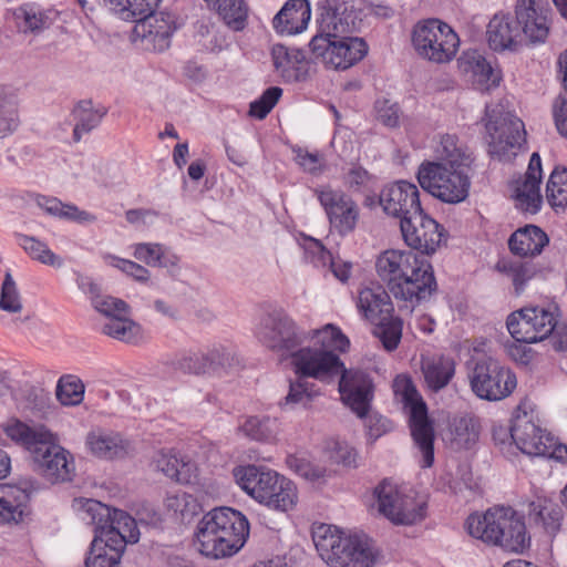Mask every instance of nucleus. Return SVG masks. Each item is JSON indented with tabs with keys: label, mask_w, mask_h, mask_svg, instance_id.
<instances>
[{
	"label": "nucleus",
	"mask_w": 567,
	"mask_h": 567,
	"mask_svg": "<svg viewBox=\"0 0 567 567\" xmlns=\"http://www.w3.org/2000/svg\"><path fill=\"white\" fill-rule=\"evenodd\" d=\"M281 94L280 87H268L258 100L250 103L249 115L259 120L265 118L277 104Z\"/></svg>",
	"instance_id": "nucleus-57"
},
{
	"label": "nucleus",
	"mask_w": 567,
	"mask_h": 567,
	"mask_svg": "<svg viewBox=\"0 0 567 567\" xmlns=\"http://www.w3.org/2000/svg\"><path fill=\"white\" fill-rule=\"evenodd\" d=\"M310 17L311 10L307 0H288L275 16L272 25L278 33L292 35L307 28Z\"/></svg>",
	"instance_id": "nucleus-28"
},
{
	"label": "nucleus",
	"mask_w": 567,
	"mask_h": 567,
	"mask_svg": "<svg viewBox=\"0 0 567 567\" xmlns=\"http://www.w3.org/2000/svg\"><path fill=\"white\" fill-rule=\"evenodd\" d=\"M357 307L371 322L389 316L393 310L389 293L379 285L362 288L359 291Z\"/></svg>",
	"instance_id": "nucleus-33"
},
{
	"label": "nucleus",
	"mask_w": 567,
	"mask_h": 567,
	"mask_svg": "<svg viewBox=\"0 0 567 567\" xmlns=\"http://www.w3.org/2000/svg\"><path fill=\"white\" fill-rule=\"evenodd\" d=\"M308 333V339H311L312 346L318 347V349H327L336 353V351L346 352L350 347L349 339L332 323Z\"/></svg>",
	"instance_id": "nucleus-45"
},
{
	"label": "nucleus",
	"mask_w": 567,
	"mask_h": 567,
	"mask_svg": "<svg viewBox=\"0 0 567 567\" xmlns=\"http://www.w3.org/2000/svg\"><path fill=\"white\" fill-rule=\"evenodd\" d=\"M134 257L151 267L176 266L175 257L167 258L163 246L159 244H137L134 249Z\"/></svg>",
	"instance_id": "nucleus-51"
},
{
	"label": "nucleus",
	"mask_w": 567,
	"mask_h": 567,
	"mask_svg": "<svg viewBox=\"0 0 567 567\" xmlns=\"http://www.w3.org/2000/svg\"><path fill=\"white\" fill-rule=\"evenodd\" d=\"M379 203L386 215L400 219V223L422 208L417 187L405 181L384 186Z\"/></svg>",
	"instance_id": "nucleus-21"
},
{
	"label": "nucleus",
	"mask_w": 567,
	"mask_h": 567,
	"mask_svg": "<svg viewBox=\"0 0 567 567\" xmlns=\"http://www.w3.org/2000/svg\"><path fill=\"white\" fill-rule=\"evenodd\" d=\"M90 453L99 458H121L128 453V442L121 434L103 429H93L85 439Z\"/></svg>",
	"instance_id": "nucleus-29"
},
{
	"label": "nucleus",
	"mask_w": 567,
	"mask_h": 567,
	"mask_svg": "<svg viewBox=\"0 0 567 567\" xmlns=\"http://www.w3.org/2000/svg\"><path fill=\"white\" fill-rule=\"evenodd\" d=\"M446 439L454 450H470L480 439L478 420L472 415L453 417L449 423Z\"/></svg>",
	"instance_id": "nucleus-35"
},
{
	"label": "nucleus",
	"mask_w": 567,
	"mask_h": 567,
	"mask_svg": "<svg viewBox=\"0 0 567 567\" xmlns=\"http://www.w3.org/2000/svg\"><path fill=\"white\" fill-rule=\"evenodd\" d=\"M394 391L400 395L409 415L411 435L422 453L423 467H431L434 462V426L429 417L426 403L408 378H396Z\"/></svg>",
	"instance_id": "nucleus-10"
},
{
	"label": "nucleus",
	"mask_w": 567,
	"mask_h": 567,
	"mask_svg": "<svg viewBox=\"0 0 567 567\" xmlns=\"http://www.w3.org/2000/svg\"><path fill=\"white\" fill-rule=\"evenodd\" d=\"M374 334L380 339L383 347L388 351L396 349L402 337V320L398 317H392L390 313L374 321Z\"/></svg>",
	"instance_id": "nucleus-48"
},
{
	"label": "nucleus",
	"mask_w": 567,
	"mask_h": 567,
	"mask_svg": "<svg viewBox=\"0 0 567 567\" xmlns=\"http://www.w3.org/2000/svg\"><path fill=\"white\" fill-rule=\"evenodd\" d=\"M295 373L301 378H312L329 382L339 377L342 361L337 353L327 349H318L312 344L299 347L290 354Z\"/></svg>",
	"instance_id": "nucleus-16"
},
{
	"label": "nucleus",
	"mask_w": 567,
	"mask_h": 567,
	"mask_svg": "<svg viewBox=\"0 0 567 567\" xmlns=\"http://www.w3.org/2000/svg\"><path fill=\"white\" fill-rule=\"evenodd\" d=\"M22 299L14 279L7 272L1 286L0 309L10 313L21 312Z\"/></svg>",
	"instance_id": "nucleus-54"
},
{
	"label": "nucleus",
	"mask_w": 567,
	"mask_h": 567,
	"mask_svg": "<svg viewBox=\"0 0 567 567\" xmlns=\"http://www.w3.org/2000/svg\"><path fill=\"white\" fill-rule=\"evenodd\" d=\"M102 332L113 339L132 342L140 336L141 328L127 315H121L107 319L102 327Z\"/></svg>",
	"instance_id": "nucleus-47"
},
{
	"label": "nucleus",
	"mask_w": 567,
	"mask_h": 567,
	"mask_svg": "<svg viewBox=\"0 0 567 567\" xmlns=\"http://www.w3.org/2000/svg\"><path fill=\"white\" fill-rule=\"evenodd\" d=\"M439 161L423 163L417 172L421 187L449 204H457L468 196L470 179L465 171L468 156L455 144L453 136L442 138Z\"/></svg>",
	"instance_id": "nucleus-4"
},
{
	"label": "nucleus",
	"mask_w": 567,
	"mask_h": 567,
	"mask_svg": "<svg viewBox=\"0 0 567 567\" xmlns=\"http://www.w3.org/2000/svg\"><path fill=\"white\" fill-rule=\"evenodd\" d=\"M487 38L494 51L516 50L523 42L517 17L495 14L487 25Z\"/></svg>",
	"instance_id": "nucleus-26"
},
{
	"label": "nucleus",
	"mask_w": 567,
	"mask_h": 567,
	"mask_svg": "<svg viewBox=\"0 0 567 567\" xmlns=\"http://www.w3.org/2000/svg\"><path fill=\"white\" fill-rule=\"evenodd\" d=\"M485 130L488 136V153L499 161H511L526 143V132L520 118L502 104L487 105Z\"/></svg>",
	"instance_id": "nucleus-9"
},
{
	"label": "nucleus",
	"mask_w": 567,
	"mask_h": 567,
	"mask_svg": "<svg viewBox=\"0 0 567 567\" xmlns=\"http://www.w3.org/2000/svg\"><path fill=\"white\" fill-rule=\"evenodd\" d=\"M22 247L33 259L41 264L53 267H61L63 265L62 259L55 255L47 244L33 237H23Z\"/></svg>",
	"instance_id": "nucleus-52"
},
{
	"label": "nucleus",
	"mask_w": 567,
	"mask_h": 567,
	"mask_svg": "<svg viewBox=\"0 0 567 567\" xmlns=\"http://www.w3.org/2000/svg\"><path fill=\"white\" fill-rule=\"evenodd\" d=\"M167 507L178 513L182 518L190 517L199 511V504L189 494L182 492L167 497Z\"/></svg>",
	"instance_id": "nucleus-59"
},
{
	"label": "nucleus",
	"mask_w": 567,
	"mask_h": 567,
	"mask_svg": "<svg viewBox=\"0 0 567 567\" xmlns=\"http://www.w3.org/2000/svg\"><path fill=\"white\" fill-rule=\"evenodd\" d=\"M496 269L512 279L517 293L523 290L525 282L534 275V270L528 264L517 261L501 260L497 262Z\"/></svg>",
	"instance_id": "nucleus-53"
},
{
	"label": "nucleus",
	"mask_w": 567,
	"mask_h": 567,
	"mask_svg": "<svg viewBox=\"0 0 567 567\" xmlns=\"http://www.w3.org/2000/svg\"><path fill=\"white\" fill-rule=\"evenodd\" d=\"M549 435L526 413L514 417V443L523 453L530 456L544 454L547 452L546 442H549Z\"/></svg>",
	"instance_id": "nucleus-27"
},
{
	"label": "nucleus",
	"mask_w": 567,
	"mask_h": 567,
	"mask_svg": "<svg viewBox=\"0 0 567 567\" xmlns=\"http://www.w3.org/2000/svg\"><path fill=\"white\" fill-rule=\"evenodd\" d=\"M38 205L49 215L61 219L72 220L79 224H91L96 220L95 215L82 210L73 204L62 203L55 197L43 196L38 199Z\"/></svg>",
	"instance_id": "nucleus-40"
},
{
	"label": "nucleus",
	"mask_w": 567,
	"mask_h": 567,
	"mask_svg": "<svg viewBox=\"0 0 567 567\" xmlns=\"http://www.w3.org/2000/svg\"><path fill=\"white\" fill-rule=\"evenodd\" d=\"M103 2L121 19L137 21L140 18L153 13L161 0H103Z\"/></svg>",
	"instance_id": "nucleus-44"
},
{
	"label": "nucleus",
	"mask_w": 567,
	"mask_h": 567,
	"mask_svg": "<svg viewBox=\"0 0 567 567\" xmlns=\"http://www.w3.org/2000/svg\"><path fill=\"white\" fill-rule=\"evenodd\" d=\"M471 388L482 400L499 401L515 390L516 375L492 358L476 362L471 375Z\"/></svg>",
	"instance_id": "nucleus-14"
},
{
	"label": "nucleus",
	"mask_w": 567,
	"mask_h": 567,
	"mask_svg": "<svg viewBox=\"0 0 567 567\" xmlns=\"http://www.w3.org/2000/svg\"><path fill=\"white\" fill-rule=\"evenodd\" d=\"M312 540L330 567H373L378 559L373 542L364 534H347L320 524L312 530Z\"/></svg>",
	"instance_id": "nucleus-7"
},
{
	"label": "nucleus",
	"mask_w": 567,
	"mask_h": 567,
	"mask_svg": "<svg viewBox=\"0 0 567 567\" xmlns=\"http://www.w3.org/2000/svg\"><path fill=\"white\" fill-rule=\"evenodd\" d=\"M154 464L159 472L176 481L182 480V468L186 466L176 455L163 451L154 456Z\"/></svg>",
	"instance_id": "nucleus-58"
},
{
	"label": "nucleus",
	"mask_w": 567,
	"mask_h": 567,
	"mask_svg": "<svg viewBox=\"0 0 567 567\" xmlns=\"http://www.w3.org/2000/svg\"><path fill=\"white\" fill-rule=\"evenodd\" d=\"M547 243V235L539 227L528 225L509 237L508 246L514 255L528 257L540 254Z\"/></svg>",
	"instance_id": "nucleus-37"
},
{
	"label": "nucleus",
	"mask_w": 567,
	"mask_h": 567,
	"mask_svg": "<svg viewBox=\"0 0 567 567\" xmlns=\"http://www.w3.org/2000/svg\"><path fill=\"white\" fill-rule=\"evenodd\" d=\"M39 489V484L31 477L20 478L17 484L2 486L0 497V523H18L24 513L30 496Z\"/></svg>",
	"instance_id": "nucleus-23"
},
{
	"label": "nucleus",
	"mask_w": 567,
	"mask_h": 567,
	"mask_svg": "<svg viewBox=\"0 0 567 567\" xmlns=\"http://www.w3.org/2000/svg\"><path fill=\"white\" fill-rule=\"evenodd\" d=\"M240 358L230 349L214 347L207 353H193L181 361V368L195 374L206 373L210 369H233L239 367Z\"/></svg>",
	"instance_id": "nucleus-25"
},
{
	"label": "nucleus",
	"mask_w": 567,
	"mask_h": 567,
	"mask_svg": "<svg viewBox=\"0 0 567 567\" xmlns=\"http://www.w3.org/2000/svg\"><path fill=\"white\" fill-rule=\"evenodd\" d=\"M195 535L202 555L214 559L230 557L244 547L249 523L236 509L217 507L202 517Z\"/></svg>",
	"instance_id": "nucleus-5"
},
{
	"label": "nucleus",
	"mask_w": 567,
	"mask_h": 567,
	"mask_svg": "<svg viewBox=\"0 0 567 567\" xmlns=\"http://www.w3.org/2000/svg\"><path fill=\"white\" fill-rule=\"evenodd\" d=\"M124 550L122 539L114 540L94 529V538L85 558V567H120Z\"/></svg>",
	"instance_id": "nucleus-31"
},
{
	"label": "nucleus",
	"mask_w": 567,
	"mask_h": 567,
	"mask_svg": "<svg viewBox=\"0 0 567 567\" xmlns=\"http://www.w3.org/2000/svg\"><path fill=\"white\" fill-rule=\"evenodd\" d=\"M374 494L379 512L396 525H412L424 516L423 504L388 480L375 487Z\"/></svg>",
	"instance_id": "nucleus-15"
},
{
	"label": "nucleus",
	"mask_w": 567,
	"mask_h": 567,
	"mask_svg": "<svg viewBox=\"0 0 567 567\" xmlns=\"http://www.w3.org/2000/svg\"><path fill=\"white\" fill-rule=\"evenodd\" d=\"M529 518L536 524H540L545 532L554 536L560 529L563 511L557 505L547 499H538L529 504Z\"/></svg>",
	"instance_id": "nucleus-38"
},
{
	"label": "nucleus",
	"mask_w": 567,
	"mask_h": 567,
	"mask_svg": "<svg viewBox=\"0 0 567 567\" xmlns=\"http://www.w3.org/2000/svg\"><path fill=\"white\" fill-rule=\"evenodd\" d=\"M377 274L396 299L420 302L430 299L437 284L431 264L410 250L389 249L375 261Z\"/></svg>",
	"instance_id": "nucleus-3"
},
{
	"label": "nucleus",
	"mask_w": 567,
	"mask_h": 567,
	"mask_svg": "<svg viewBox=\"0 0 567 567\" xmlns=\"http://www.w3.org/2000/svg\"><path fill=\"white\" fill-rule=\"evenodd\" d=\"M84 384L74 375L62 377L56 385V398L63 405H78L83 401Z\"/></svg>",
	"instance_id": "nucleus-50"
},
{
	"label": "nucleus",
	"mask_w": 567,
	"mask_h": 567,
	"mask_svg": "<svg viewBox=\"0 0 567 567\" xmlns=\"http://www.w3.org/2000/svg\"><path fill=\"white\" fill-rule=\"evenodd\" d=\"M412 44L421 58L434 63H447L456 55L460 39L446 23L429 19L415 24Z\"/></svg>",
	"instance_id": "nucleus-11"
},
{
	"label": "nucleus",
	"mask_w": 567,
	"mask_h": 567,
	"mask_svg": "<svg viewBox=\"0 0 567 567\" xmlns=\"http://www.w3.org/2000/svg\"><path fill=\"white\" fill-rule=\"evenodd\" d=\"M421 370L426 386L439 392L444 389L455 374V362L444 355L423 358Z\"/></svg>",
	"instance_id": "nucleus-36"
},
{
	"label": "nucleus",
	"mask_w": 567,
	"mask_h": 567,
	"mask_svg": "<svg viewBox=\"0 0 567 567\" xmlns=\"http://www.w3.org/2000/svg\"><path fill=\"white\" fill-rule=\"evenodd\" d=\"M13 18L20 32L34 35L49 29L54 21L50 10L41 9L35 3H24L16 8Z\"/></svg>",
	"instance_id": "nucleus-34"
},
{
	"label": "nucleus",
	"mask_w": 567,
	"mask_h": 567,
	"mask_svg": "<svg viewBox=\"0 0 567 567\" xmlns=\"http://www.w3.org/2000/svg\"><path fill=\"white\" fill-rule=\"evenodd\" d=\"M4 434L17 445L30 453L33 468L50 483L72 480L74 460L69 451L59 444L56 434L43 424H28L10 419L3 425Z\"/></svg>",
	"instance_id": "nucleus-2"
},
{
	"label": "nucleus",
	"mask_w": 567,
	"mask_h": 567,
	"mask_svg": "<svg viewBox=\"0 0 567 567\" xmlns=\"http://www.w3.org/2000/svg\"><path fill=\"white\" fill-rule=\"evenodd\" d=\"M523 40L529 43L544 42L548 35L547 19L538 13L534 0H518L515 6Z\"/></svg>",
	"instance_id": "nucleus-30"
},
{
	"label": "nucleus",
	"mask_w": 567,
	"mask_h": 567,
	"mask_svg": "<svg viewBox=\"0 0 567 567\" xmlns=\"http://www.w3.org/2000/svg\"><path fill=\"white\" fill-rule=\"evenodd\" d=\"M271 58L275 71L284 81L300 82L308 78L309 62L301 50L275 44L271 49Z\"/></svg>",
	"instance_id": "nucleus-24"
},
{
	"label": "nucleus",
	"mask_w": 567,
	"mask_h": 567,
	"mask_svg": "<svg viewBox=\"0 0 567 567\" xmlns=\"http://www.w3.org/2000/svg\"><path fill=\"white\" fill-rule=\"evenodd\" d=\"M556 324L554 313L539 307L517 310L506 321L508 332L519 343H536L548 338Z\"/></svg>",
	"instance_id": "nucleus-17"
},
{
	"label": "nucleus",
	"mask_w": 567,
	"mask_h": 567,
	"mask_svg": "<svg viewBox=\"0 0 567 567\" xmlns=\"http://www.w3.org/2000/svg\"><path fill=\"white\" fill-rule=\"evenodd\" d=\"M205 2L233 30L240 31L245 28L247 8L244 0H205Z\"/></svg>",
	"instance_id": "nucleus-43"
},
{
	"label": "nucleus",
	"mask_w": 567,
	"mask_h": 567,
	"mask_svg": "<svg viewBox=\"0 0 567 567\" xmlns=\"http://www.w3.org/2000/svg\"><path fill=\"white\" fill-rule=\"evenodd\" d=\"M318 394L313 383L299 377V379L290 381L288 393L279 402V406L286 411L309 409Z\"/></svg>",
	"instance_id": "nucleus-39"
},
{
	"label": "nucleus",
	"mask_w": 567,
	"mask_h": 567,
	"mask_svg": "<svg viewBox=\"0 0 567 567\" xmlns=\"http://www.w3.org/2000/svg\"><path fill=\"white\" fill-rule=\"evenodd\" d=\"M513 196L516 207L524 212L536 213L543 202L540 183L523 176L513 184Z\"/></svg>",
	"instance_id": "nucleus-42"
},
{
	"label": "nucleus",
	"mask_w": 567,
	"mask_h": 567,
	"mask_svg": "<svg viewBox=\"0 0 567 567\" xmlns=\"http://www.w3.org/2000/svg\"><path fill=\"white\" fill-rule=\"evenodd\" d=\"M460 70L470 78L473 84L482 90H488L499 83L496 75L486 61V59L477 51H467L458 59Z\"/></svg>",
	"instance_id": "nucleus-32"
},
{
	"label": "nucleus",
	"mask_w": 567,
	"mask_h": 567,
	"mask_svg": "<svg viewBox=\"0 0 567 567\" xmlns=\"http://www.w3.org/2000/svg\"><path fill=\"white\" fill-rule=\"evenodd\" d=\"M76 118V124L73 131V136L76 142L81 140V135L89 133L99 125L104 113L93 109L91 101H81L73 111Z\"/></svg>",
	"instance_id": "nucleus-49"
},
{
	"label": "nucleus",
	"mask_w": 567,
	"mask_h": 567,
	"mask_svg": "<svg viewBox=\"0 0 567 567\" xmlns=\"http://www.w3.org/2000/svg\"><path fill=\"white\" fill-rule=\"evenodd\" d=\"M315 194L333 230L341 236H346L355 229L360 217V208L351 196L330 186L316 188Z\"/></svg>",
	"instance_id": "nucleus-18"
},
{
	"label": "nucleus",
	"mask_w": 567,
	"mask_h": 567,
	"mask_svg": "<svg viewBox=\"0 0 567 567\" xmlns=\"http://www.w3.org/2000/svg\"><path fill=\"white\" fill-rule=\"evenodd\" d=\"M287 465L296 474L311 482L319 481L327 474L326 467L315 464L303 456L289 455L287 457Z\"/></svg>",
	"instance_id": "nucleus-56"
},
{
	"label": "nucleus",
	"mask_w": 567,
	"mask_h": 567,
	"mask_svg": "<svg viewBox=\"0 0 567 567\" xmlns=\"http://www.w3.org/2000/svg\"><path fill=\"white\" fill-rule=\"evenodd\" d=\"M319 10V32L309 44L316 59L334 70H346L363 59L367 43L361 38L347 35L358 27V14L350 1L323 0Z\"/></svg>",
	"instance_id": "nucleus-1"
},
{
	"label": "nucleus",
	"mask_w": 567,
	"mask_h": 567,
	"mask_svg": "<svg viewBox=\"0 0 567 567\" xmlns=\"http://www.w3.org/2000/svg\"><path fill=\"white\" fill-rule=\"evenodd\" d=\"M238 432L257 442H270L277 435V420L270 416L250 415L238 424Z\"/></svg>",
	"instance_id": "nucleus-41"
},
{
	"label": "nucleus",
	"mask_w": 567,
	"mask_h": 567,
	"mask_svg": "<svg viewBox=\"0 0 567 567\" xmlns=\"http://www.w3.org/2000/svg\"><path fill=\"white\" fill-rule=\"evenodd\" d=\"M339 375V392L342 401L359 417H364L373 399L374 385L371 377L362 370L346 369L343 363Z\"/></svg>",
	"instance_id": "nucleus-19"
},
{
	"label": "nucleus",
	"mask_w": 567,
	"mask_h": 567,
	"mask_svg": "<svg viewBox=\"0 0 567 567\" xmlns=\"http://www.w3.org/2000/svg\"><path fill=\"white\" fill-rule=\"evenodd\" d=\"M553 117L557 132L567 137V97L558 95L553 103Z\"/></svg>",
	"instance_id": "nucleus-63"
},
{
	"label": "nucleus",
	"mask_w": 567,
	"mask_h": 567,
	"mask_svg": "<svg viewBox=\"0 0 567 567\" xmlns=\"http://www.w3.org/2000/svg\"><path fill=\"white\" fill-rule=\"evenodd\" d=\"M465 525L472 537L506 551L523 553L530 544L524 517L512 507L495 506L484 514H472Z\"/></svg>",
	"instance_id": "nucleus-6"
},
{
	"label": "nucleus",
	"mask_w": 567,
	"mask_h": 567,
	"mask_svg": "<svg viewBox=\"0 0 567 567\" xmlns=\"http://www.w3.org/2000/svg\"><path fill=\"white\" fill-rule=\"evenodd\" d=\"M94 308L107 317V319L121 315H128V306L125 301L110 296H96L93 303Z\"/></svg>",
	"instance_id": "nucleus-60"
},
{
	"label": "nucleus",
	"mask_w": 567,
	"mask_h": 567,
	"mask_svg": "<svg viewBox=\"0 0 567 567\" xmlns=\"http://www.w3.org/2000/svg\"><path fill=\"white\" fill-rule=\"evenodd\" d=\"M233 475L243 491L271 511L287 513L298 503L296 485L276 472L246 465L235 467Z\"/></svg>",
	"instance_id": "nucleus-8"
},
{
	"label": "nucleus",
	"mask_w": 567,
	"mask_h": 567,
	"mask_svg": "<svg viewBox=\"0 0 567 567\" xmlns=\"http://www.w3.org/2000/svg\"><path fill=\"white\" fill-rule=\"evenodd\" d=\"M546 197L554 209L567 208V167L556 166L546 185Z\"/></svg>",
	"instance_id": "nucleus-46"
},
{
	"label": "nucleus",
	"mask_w": 567,
	"mask_h": 567,
	"mask_svg": "<svg viewBox=\"0 0 567 567\" xmlns=\"http://www.w3.org/2000/svg\"><path fill=\"white\" fill-rule=\"evenodd\" d=\"M176 30L174 17L169 13H151L140 18L134 27V35L141 38L146 47L155 51H165L171 45V38Z\"/></svg>",
	"instance_id": "nucleus-22"
},
{
	"label": "nucleus",
	"mask_w": 567,
	"mask_h": 567,
	"mask_svg": "<svg viewBox=\"0 0 567 567\" xmlns=\"http://www.w3.org/2000/svg\"><path fill=\"white\" fill-rule=\"evenodd\" d=\"M296 162L307 172L317 173L321 169L323 158L317 153H310L302 148L293 150Z\"/></svg>",
	"instance_id": "nucleus-64"
},
{
	"label": "nucleus",
	"mask_w": 567,
	"mask_h": 567,
	"mask_svg": "<svg viewBox=\"0 0 567 567\" xmlns=\"http://www.w3.org/2000/svg\"><path fill=\"white\" fill-rule=\"evenodd\" d=\"M256 336L269 350L290 355L303 346L309 333L300 329L286 312L275 310L261 318Z\"/></svg>",
	"instance_id": "nucleus-12"
},
{
	"label": "nucleus",
	"mask_w": 567,
	"mask_h": 567,
	"mask_svg": "<svg viewBox=\"0 0 567 567\" xmlns=\"http://www.w3.org/2000/svg\"><path fill=\"white\" fill-rule=\"evenodd\" d=\"M311 249L318 254V259L322 265L329 264L330 270L338 280L341 282L348 281L351 275L350 262L333 259L319 240L311 239Z\"/></svg>",
	"instance_id": "nucleus-55"
},
{
	"label": "nucleus",
	"mask_w": 567,
	"mask_h": 567,
	"mask_svg": "<svg viewBox=\"0 0 567 567\" xmlns=\"http://www.w3.org/2000/svg\"><path fill=\"white\" fill-rule=\"evenodd\" d=\"M378 120L389 127H395L400 122V109L396 103L389 100H379L375 102Z\"/></svg>",
	"instance_id": "nucleus-62"
},
{
	"label": "nucleus",
	"mask_w": 567,
	"mask_h": 567,
	"mask_svg": "<svg viewBox=\"0 0 567 567\" xmlns=\"http://www.w3.org/2000/svg\"><path fill=\"white\" fill-rule=\"evenodd\" d=\"M329 460L334 464L351 466L355 463V452L344 442L332 441L327 446Z\"/></svg>",
	"instance_id": "nucleus-61"
},
{
	"label": "nucleus",
	"mask_w": 567,
	"mask_h": 567,
	"mask_svg": "<svg viewBox=\"0 0 567 567\" xmlns=\"http://www.w3.org/2000/svg\"><path fill=\"white\" fill-rule=\"evenodd\" d=\"M404 241L413 249L431 255L440 247L443 228L421 208L419 213L400 223Z\"/></svg>",
	"instance_id": "nucleus-20"
},
{
	"label": "nucleus",
	"mask_w": 567,
	"mask_h": 567,
	"mask_svg": "<svg viewBox=\"0 0 567 567\" xmlns=\"http://www.w3.org/2000/svg\"><path fill=\"white\" fill-rule=\"evenodd\" d=\"M83 519L89 520L95 526L96 532H101L112 539H122V548L125 549L126 544L137 543L140 539V530L135 519L126 512L111 508L101 502L87 499L83 507Z\"/></svg>",
	"instance_id": "nucleus-13"
}]
</instances>
